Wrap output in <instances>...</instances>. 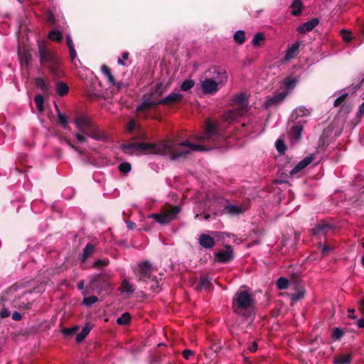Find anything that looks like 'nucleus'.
<instances>
[{
  "mask_svg": "<svg viewBox=\"0 0 364 364\" xmlns=\"http://www.w3.org/2000/svg\"><path fill=\"white\" fill-rule=\"evenodd\" d=\"M200 144L188 141L177 142L176 140L160 141L158 143L140 142L139 151L162 156H167L171 161L185 159L192 151H208L226 145L225 137L219 132L217 125L210 119L206 122L205 129L198 138Z\"/></svg>",
  "mask_w": 364,
  "mask_h": 364,
  "instance_id": "1",
  "label": "nucleus"
},
{
  "mask_svg": "<svg viewBox=\"0 0 364 364\" xmlns=\"http://www.w3.org/2000/svg\"><path fill=\"white\" fill-rule=\"evenodd\" d=\"M254 304V298L249 291L238 290L232 298L233 311L245 318L253 314Z\"/></svg>",
  "mask_w": 364,
  "mask_h": 364,
  "instance_id": "2",
  "label": "nucleus"
},
{
  "mask_svg": "<svg viewBox=\"0 0 364 364\" xmlns=\"http://www.w3.org/2000/svg\"><path fill=\"white\" fill-rule=\"evenodd\" d=\"M38 48L41 65L46 66L54 76L58 77L60 58L58 55L48 48L43 43H39Z\"/></svg>",
  "mask_w": 364,
  "mask_h": 364,
  "instance_id": "3",
  "label": "nucleus"
},
{
  "mask_svg": "<svg viewBox=\"0 0 364 364\" xmlns=\"http://www.w3.org/2000/svg\"><path fill=\"white\" fill-rule=\"evenodd\" d=\"M74 123L77 129L88 137L96 140H103L106 138L105 134L99 129L90 118L85 115H80L75 117Z\"/></svg>",
  "mask_w": 364,
  "mask_h": 364,
  "instance_id": "4",
  "label": "nucleus"
},
{
  "mask_svg": "<svg viewBox=\"0 0 364 364\" xmlns=\"http://www.w3.org/2000/svg\"><path fill=\"white\" fill-rule=\"evenodd\" d=\"M246 101L247 99L244 93L241 92L234 96L232 102L237 107L224 113L225 120L230 122L245 114L247 112V103Z\"/></svg>",
  "mask_w": 364,
  "mask_h": 364,
  "instance_id": "5",
  "label": "nucleus"
},
{
  "mask_svg": "<svg viewBox=\"0 0 364 364\" xmlns=\"http://www.w3.org/2000/svg\"><path fill=\"white\" fill-rule=\"evenodd\" d=\"M180 211L179 206L168 205L167 208L161 209V213H151L148 218L154 219L161 225H166L175 220Z\"/></svg>",
  "mask_w": 364,
  "mask_h": 364,
  "instance_id": "6",
  "label": "nucleus"
},
{
  "mask_svg": "<svg viewBox=\"0 0 364 364\" xmlns=\"http://www.w3.org/2000/svg\"><path fill=\"white\" fill-rule=\"evenodd\" d=\"M152 272V265L149 261H144L139 264L136 272L138 282L143 284L148 283V281L153 277L151 275Z\"/></svg>",
  "mask_w": 364,
  "mask_h": 364,
  "instance_id": "7",
  "label": "nucleus"
},
{
  "mask_svg": "<svg viewBox=\"0 0 364 364\" xmlns=\"http://www.w3.org/2000/svg\"><path fill=\"white\" fill-rule=\"evenodd\" d=\"M109 275L102 272L95 275L89 283V287L92 290L101 291L109 286Z\"/></svg>",
  "mask_w": 364,
  "mask_h": 364,
  "instance_id": "8",
  "label": "nucleus"
},
{
  "mask_svg": "<svg viewBox=\"0 0 364 364\" xmlns=\"http://www.w3.org/2000/svg\"><path fill=\"white\" fill-rule=\"evenodd\" d=\"M306 121L300 119L293 122L292 126L288 132V136L291 143H298L301 139V132L304 129V125L306 124Z\"/></svg>",
  "mask_w": 364,
  "mask_h": 364,
  "instance_id": "9",
  "label": "nucleus"
},
{
  "mask_svg": "<svg viewBox=\"0 0 364 364\" xmlns=\"http://www.w3.org/2000/svg\"><path fill=\"white\" fill-rule=\"evenodd\" d=\"M215 261L226 264L234 259L233 250L230 245H227L225 249L220 250L214 254Z\"/></svg>",
  "mask_w": 364,
  "mask_h": 364,
  "instance_id": "10",
  "label": "nucleus"
},
{
  "mask_svg": "<svg viewBox=\"0 0 364 364\" xmlns=\"http://www.w3.org/2000/svg\"><path fill=\"white\" fill-rule=\"evenodd\" d=\"M332 230L333 226L330 223L321 221L316 224L311 231L312 235L316 237L317 238H321L322 236L326 237Z\"/></svg>",
  "mask_w": 364,
  "mask_h": 364,
  "instance_id": "11",
  "label": "nucleus"
},
{
  "mask_svg": "<svg viewBox=\"0 0 364 364\" xmlns=\"http://www.w3.org/2000/svg\"><path fill=\"white\" fill-rule=\"evenodd\" d=\"M287 95V91H282L281 92H277L272 97H267L264 102L265 108L276 107L279 106L286 98Z\"/></svg>",
  "mask_w": 364,
  "mask_h": 364,
  "instance_id": "12",
  "label": "nucleus"
},
{
  "mask_svg": "<svg viewBox=\"0 0 364 364\" xmlns=\"http://www.w3.org/2000/svg\"><path fill=\"white\" fill-rule=\"evenodd\" d=\"M157 105H159L158 101L154 100L149 95L144 94L142 97V102L136 107V110L137 112H145Z\"/></svg>",
  "mask_w": 364,
  "mask_h": 364,
  "instance_id": "13",
  "label": "nucleus"
},
{
  "mask_svg": "<svg viewBox=\"0 0 364 364\" xmlns=\"http://www.w3.org/2000/svg\"><path fill=\"white\" fill-rule=\"evenodd\" d=\"M183 99V95L178 92H171L170 95L164 98L161 99L158 101V103L161 105L172 106Z\"/></svg>",
  "mask_w": 364,
  "mask_h": 364,
  "instance_id": "14",
  "label": "nucleus"
},
{
  "mask_svg": "<svg viewBox=\"0 0 364 364\" xmlns=\"http://www.w3.org/2000/svg\"><path fill=\"white\" fill-rule=\"evenodd\" d=\"M202 89L205 94L215 93L218 90V84L213 79H205L202 82Z\"/></svg>",
  "mask_w": 364,
  "mask_h": 364,
  "instance_id": "15",
  "label": "nucleus"
},
{
  "mask_svg": "<svg viewBox=\"0 0 364 364\" xmlns=\"http://www.w3.org/2000/svg\"><path fill=\"white\" fill-rule=\"evenodd\" d=\"M199 245L207 250H210L215 245V241L213 237L207 234H201L198 238Z\"/></svg>",
  "mask_w": 364,
  "mask_h": 364,
  "instance_id": "16",
  "label": "nucleus"
},
{
  "mask_svg": "<svg viewBox=\"0 0 364 364\" xmlns=\"http://www.w3.org/2000/svg\"><path fill=\"white\" fill-rule=\"evenodd\" d=\"M314 159V154H311L301 161H299L296 166L290 171L291 175H295L304 168H305L307 166H309Z\"/></svg>",
  "mask_w": 364,
  "mask_h": 364,
  "instance_id": "17",
  "label": "nucleus"
},
{
  "mask_svg": "<svg viewBox=\"0 0 364 364\" xmlns=\"http://www.w3.org/2000/svg\"><path fill=\"white\" fill-rule=\"evenodd\" d=\"M213 77L217 80L218 84H224L227 82L228 80V75L227 72L225 69H223L221 68L214 67L213 68Z\"/></svg>",
  "mask_w": 364,
  "mask_h": 364,
  "instance_id": "18",
  "label": "nucleus"
},
{
  "mask_svg": "<svg viewBox=\"0 0 364 364\" xmlns=\"http://www.w3.org/2000/svg\"><path fill=\"white\" fill-rule=\"evenodd\" d=\"M318 18H314L299 26L297 31L300 33H305L306 32L311 31L318 24Z\"/></svg>",
  "mask_w": 364,
  "mask_h": 364,
  "instance_id": "19",
  "label": "nucleus"
},
{
  "mask_svg": "<svg viewBox=\"0 0 364 364\" xmlns=\"http://www.w3.org/2000/svg\"><path fill=\"white\" fill-rule=\"evenodd\" d=\"M333 132V127L328 126L323 129L322 135L318 140L319 146H327L331 140V136Z\"/></svg>",
  "mask_w": 364,
  "mask_h": 364,
  "instance_id": "20",
  "label": "nucleus"
},
{
  "mask_svg": "<svg viewBox=\"0 0 364 364\" xmlns=\"http://www.w3.org/2000/svg\"><path fill=\"white\" fill-rule=\"evenodd\" d=\"M166 91V87L162 83L157 84L155 87H153L149 93H146L154 100L161 97Z\"/></svg>",
  "mask_w": 364,
  "mask_h": 364,
  "instance_id": "21",
  "label": "nucleus"
},
{
  "mask_svg": "<svg viewBox=\"0 0 364 364\" xmlns=\"http://www.w3.org/2000/svg\"><path fill=\"white\" fill-rule=\"evenodd\" d=\"M35 85L40 89L44 95H49L50 84L47 82L43 77H36L34 80Z\"/></svg>",
  "mask_w": 364,
  "mask_h": 364,
  "instance_id": "22",
  "label": "nucleus"
},
{
  "mask_svg": "<svg viewBox=\"0 0 364 364\" xmlns=\"http://www.w3.org/2000/svg\"><path fill=\"white\" fill-rule=\"evenodd\" d=\"M202 289H205L208 291H210L213 289L211 281L206 277H200L199 282L196 287L197 291H200Z\"/></svg>",
  "mask_w": 364,
  "mask_h": 364,
  "instance_id": "23",
  "label": "nucleus"
},
{
  "mask_svg": "<svg viewBox=\"0 0 364 364\" xmlns=\"http://www.w3.org/2000/svg\"><path fill=\"white\" fill-rule=\"evenodd\" d=\"M353 358L352 353L339 354L333 358L334 364H350Z\"/></svg>",
  "mask_w": 364,
  "mask_h": 364,
  "instance_id": "24",
  "label": "nucleus"
},
{
  "mask_svg": "<svg viewBox=\"0 0 364 364\" xmlns=\"http://www.w3.org/2000/svg\"><path fill=\"white\" fill-rule=\"evenodd\" d=\"M95 252V246L91 243H87L83 249L82 254L80 256V260L85 262Z\"/></svg>",
  "mask_w": 364,
  "mask_h": 364,
  "instance_id": "25",
  "label": "nucleus"
},
{
  "mask_svg": "<svg viewBox=\"0 0 364 364\" xmlns=\"http://www.w3.org/2000/svg\"><path fill=\"white\" fill-rule=\"evenodd\" d=\"M18 54L21 65H28L30 63L32 56L28 50L25 48L19 49Z\"/></svg>",
  "mask_w": 364,
  "mask_h": 364,
  "instance_id": "26",
  "label": "nucleus"
},
{
  "mask_svg": "<svg viewBox=\"0 0 364 364\" xmlns=\"http://www.w3.org/2000/svg\"><path fill=\"white\" fill-rule=\"evenodd\" d=\"M221 349H222V346H221L220 341H210L208 350L207 352L205 353V355L206 356H208V355L211 356L212 353L217 354L220 351Z\"/></svg>",
  "mask_w": 364,
  "mask_h": 364,
  "instance_id": "27",
  "label": "nucleus"
},
{
  "mask_svg": "<svg viewBox=\"0 0 364 364\" xmlns=\"http://www.w3.org/2000/svg\"><path fill=\"white\" fill-rule=\"evenodd\" d=\"M92 328V325L90 323H87L82 328V331L78 334H77V343L82 342L84 339L87 337V336L89 334Z\"/></svg>",
  "mask_w": 364,
  "mask_h": 364,
  "instance_id": "28",
  "label": "nucleus"
},
{
  "mask_svg": "<svg viewBox=\"0 0 364 364\" xmlns=\"http://www.w3.org/2000/svg\"><path fill=\"white\" fill-rule=\"evenodd\" d=\"M224 210L231 215H238L245 211V209L241 206H236L232 204H227Z\"/></svg>",
  "mask_w": 364,
  "mask_h": 364,
  "instance_id": "29",
  "label": "nucleus"
},
{
  "mask_svg": "<svg viewBox=\"0 0 364 364\" xmlns=\"http://www.w3.org/2000/svg\"><path fill=\"white\" fill-rule=\"evenodd\" d=\"M299 46H300V43L298 41L296 42L295 43L292 44L287 50L285 56H284V59L286 60H289L294 58L299 51Z\"/></svg>",
  "mask_w": 364,
  "mask_h": 364,
  "instance_id": "30",
  "label": "nucleus"
},
{
  "mask_svg": "<svg viewBox=\"0 0 364 364\" xmlns=\"http://www.w3.org/2000/svg\"><path fill=\"white\" fill-rule=\"evenodd\" d=\"M291 14L294 16H298L301 14L303 4L301 0H294L290 6Z\"/></svg>",
  "mask_w": 364,
  "mask_h": 364,
  "instance_id": "31",
  "label": "nucleus"
},
{
  "mask_svg": "<svg viewBox=\"0 0 364 364\" xmlns=\"http://www.w3.org/2000/svg\"><path fill=\"white\" fill-rule=\"evenodd\" d=\"M144 284L149 286V289L154 293H158L160 291L159 282L156 276H153L149 281L148 283Z\"/></svg>",
  "mask_w": 364,
  "mask_h": 364,
  "instance_id": "32",
  "label": "nucleus"
},
{
  "mask_svg": "<svg viewBox=\"0 0 364 364\" xmlns=\"http://www.w3.org/2000/svg\"><path fill=\"white\" fill-rule=\"evenodd\" d=\"M56 92L60 97L66 95L69 92V87L66 83L59 81L56 84Z\"/></svg>",
  "mask_w": 364,
  "mask_h": 364,
  "instance_id": "33",
  "label": "nucleus"
},
{
  "mask_svg": "<svg viewBox=\"0 0 364 364\" xmlns=\"http://www.w3.org/2000/svg\"><path fill=\"white\" fill-rule=\"evenodd\" d=\"M55 108L57 109V112H58V123L65 129H68L70 127L68 126V117L62 114L58 106L56 105L55 106Z\"/></svg>",
  "mask_w": 364,
  "mask_h": 364,
  "instance_id": "34",
  "label": "nucleus"
},
{
  "mask_svg": "<svg viewBox=\"0 0 364 364\" xmlns=\"http://www.w3.org/2000/svg\"><path fill=\"white\" fill-rule=\"evenodd\" d=\"M306 291L303 287L296 288V291L290 295L291 299L296 302L304 298Z\"/></svg>",
  "mask_w": 364,
  "mask_h": 364,
  "instance_id": "35",
  "label": "nucleus"
},
{
  "mask_svg": "<svg viewBox=\"0 0 364 364\" xmlns=\"http://www.w3.org/2000/svg\"><path fill=\"white\" fill-rule=\"evenodd\" d=\"M101 70L102 73L105 75V77L107 78L108 82L111 85H115L116 81L114 79V75L112 74L110 69L108 66L103 65L101 67Z\"/></svg>",
  "mask_w": 364,
  "mask_h": 364,
  "instance_id": "36",
  "label": "nucleus"
},
{
  "mask_svg": "<svg viewBox=\"0 0 364 364\" xmlns=\"http://www.w3.org/2000/svg\"><path fill=\"white\" fill-rule=\"evenodd\" d=\"M265 37L262 33H257L252 41V44L255 47H260L264 43Z\"/></svg>",
  "mask_w": 364,
  "mask_h": 364,
  "instance_id": "37",
  "label": "nucleus"
},
{
  "mask_svg": "<svg viewBox=\"0 0 364 364\" xmlns=\"http://www.w3.org/2000/svg\"><path fill=\"white\" fill-rule=\"evenodd\" d=\"M130 321H131V315L128 312L124 313L123 314H122L121 316H119L117 319V323L118 325H121V326L127 325V324L129 323Z\"/></svg>",
  "mask_w": 364,
  "mask_h": 364,
  "instance_id": "38",
  "label": "nucleus"
},
{
  "mask_svg": "<svg viewBox=\"0 0 364 364\" xmlns=\"http://www.w3.org/2000/svg\"><path fill=\"white\" fill-rule=\"evenodd\" d=\"M233 38L235 42L242 45L245 42V33L242 30H239L235 33Z\"/></svg>",
  "mask_w": 364,
  "mask_h": 364,
  "instance_id": "39",
  "label": "nucleus"
},
{
  "mask_svg": "<svg viewBox=\"0 0 364 364\" xmlns=\"http://www.w3.org/2000/svg\"><path fill=\"white\" fill-rule=\"evenodd\" d=\"M34 102L36 106V109L38 112H42L44 109V99L41 95H37L34 97Z\"/></svg>",
  "mask_w": 364,
  "mask_h": 364,
  "instance_id": "40",
  "label": "nucleus"
},
{
  "mask_svg": "<svg viewBox=\"0 0 364 364\" xmlns=\"http://www.w3.org/2000/svg\"><path fill=\"white\" fill-rule=\"evenodd\" d=\"M48 38L55 42H60L63 39V34L60 31L53 30L49 32Z\"/></svg>",
  "mask_w": 364,
  "mask_h": 364,
  "instance_id": "41",
  "label": "nucleus"
},
{
  "mask_svg": "<svg viewBox=\"0 0 364 364\" xmlns=\"http://www.w3.org/2000/svg\"><path fill=\"white\" fill-rule=\"evenodd\" d=\"M120 289L122 292H127L132 294L134 291V289L132 285L126 279L123 280L121 284Z\"/></svg>",
  "mask_w": 364,
  "mask_h": 364,
  "instance_id": "42",
  "label": "nucleus"
},
{
  "mask_svg": "<svg viewBox=\"0 0 364 364\" xmlns=\"http://www.w3.org/2000/svg\"><path fill=\"white\" fill-rule=\"evenodd\" d=\"M140 142H132V143H127L124 144L122 146V149L124 151V152L128 153L127 150H134V151H139V146Z\"/></svg>",
  "mask_w": 364,
  "mask_h": 364,
  "instance_id": "43",
  "label": "nucleus"
},
{
  "mask_svg": "<svg viewBox=\"0 0 364 364\" xmlns=\"http://www.w3.org/2000/svg\"><path fill=\"white\" fill-rule=\"evenodd\" d=\"M79 330L78 326H75L72 328H64L62 329L61 332L65 337H70L75 334Z\"/></svg>",
  "mask_w": 364,
  "mask_h": 364,
  "instance_id": "44",
  "label": "nucleus"
},
{
  "mask_svg": "<svg viewBox=\"0 0 364 364\" xmlns=\"http://www.w3.org/2000/svg\"><path fill=\"white\" fill-rule=\"evenodd\" d=\"M195 85V82L193 80L188 79L184 80L181 85V90L183 91H188L192 87H193Z\"/></svg>",
  "mask_w": 364,
  "mask_h": 364,
  "instance_id": "45",
  "label": "nucleus"
},
{
  "mask_svg": "<svg viewBox=\"0 0 364 364\" xmlns=\"http://www.w3.org/2000/svg\"><path fill=\"white\" fill-rule=\"evenodd\" d=\"M297 80L291 77H287L284 80V84L287 89H293L296 85Z\"/></svg>",
  "mask_w": 364,
  "mask_h": 364,
  "instance_id": "46",
  "label": "nucleus"
},
{
  "mask_svg": "<svg viewBox=\"0 0 364 364\" xmlns=\"http://www.w3.org/2000/svg\"><path fill=\"white\" fill-rule=\"evenodd\" d=\"M289 282L285 277H280L277 282V286L279 289H286L289 286Z\"/></svg>",
  "mask_w": 364,
  "mask_h": 364,
  "instance_id": "47",
  "label": "nucleus"
},
{
  "mask_svg": "<svg viewBox=\"0 0 364 364\" xmlns=\"http://www.w3.org/2000/svg\"><path fill=\"white\" fill-rule=\"evenodd\" d=\"M132 165L129 162H122L119 165V170L123 173H128L131 171Z\"/></svg>",
  "mask_w": 364,
  "mask_h": 364,
  "instance_id": "48",
  "label": "nucleus"
},
{
  "mask_svg": "<svg viewBox=\"0 0 364 364\" xmlns=\"http://www.w3.org/2000/svg\"><path fill=\"white\" fill-rule=\"evenodd\" d=\"M306 109L302 108L296 109L295 112L291 115V120H296L299 117L305 116L306 114Z\"/></svg>",
  "mask_w": 364,
  "mask_h": 364,
  "instance_id": "49",
  "label": "nucleus"
},
{
  "mask_svg": "<svg viewBox=\"0 0 364 364\" xmlns=\"http://www.w3.org/2000/svg\"><path fill=\"white\" fill-rule=\"evenodd\" d=\"M343 334H344V333L342 329H341L339 328H336L332 332L331 337H332L333 340L338 341L342 338Z\"/></svg>",
  "mask_w": 364,
  "mask_h": 364,
  "instance_id": "50",
  "label": "nucleus"
},
{
  "mask_svg": "<svg viewBox=\"0 0 364 364\" xmlns=\"http://www.w3.org/2000/svg\"><path fill=\"white\" fill-rule=\"evenodd\" d=\"M97 301H98V298L97 296H90L85 297L83 299L82 303L85 306H90L93 304L97 302Z\"/></svg>",
  "mask_w": 364,
  "mask_h": 364,
  "instance_id": "51",
  "label": "nucleus"
},
{
  "mask_svg": "<svg viewBox=\"0 0 364 364\" xmlns=\"http://www.w3.org/2000/svg\"><path fill=\"white\" fill-rule=\"evenodd\" d=\"M276 149L278 153L283 154L286 150V145L283 140L277 139L276 141Z\"/></svg>",
  "mask_w": 364,
  "mask_h": 364,
  "instance_id": "52",
  "label": "nucleus"
},
{
  "mask_svg": "<svg viewBox=\"0 0 364 364\" xmlns=\"http://www.w3.org/2000/svg\"><path fill=\"white\" fill-rule=\"evenodd\" d=\"M108 263H109L108 260L97 259L93 263L92 267L95 268H100V267L107 265Z\"/></svg>",
  "mask_w": 364,
  "mask_h": 364,
  "instance_id": "53",
  "label": "nucleus"
},
{
  "mask_svg": "<svg viewBox=\"0 0 364 364\" xmlns=\"http://www.w3.org/2000/svg\"><path fill=\"white\" fill-rule=\"evenodd\" d=\"M347 96L348 94L345 93L337 97L333 102V106L338 107L339 105H341L345 101Z\"/></svg>",
  "mask_w": 364,
  "mask_h": 364,
  "instance_id": "54",
  "label": "nucleus"
},
{
  "mask_svg": "<svg viewBox=\"0 0 364 364\" xmlns=\"http://www.w3.org/2000/svg\"><path fill=\"white\" fill-rule=\"evenodd\" d=\"M136 139H139V140H148L149 139V137H148V135L147 134L144 132V131H141V130H139L136 133Z\"/></svg>",
  "mask_w": 364,
  "mask_h": 364,
  "instance_id": "55",
  "label": "nucleus"
},
{
  "mask_svg": "<svg viewBox=\"0 0 364 364\" xmlns=\"http://www.w3.org/2000/svg\"><path fill=\"white\" fill-rule=\"evenodd\" d=\"M75 138L80 141V142H82V143H84V142H86L87 141V137H88L86 134H83V133H81L80 132H77L75 134Z\"/></svg>",
  "mask_w": 364,
  "mask_h": 364,
  "instance_id": "56",
  "label": "nucleus"
},
{
  "mask_svg": "<svg viewBox=\"0 0 364 364\" xmlns=\"http://www.w3.org/2000/svg\"><path fill=\"white\" fill-rule=\"evenodd\" d=\"M46 19H47V21L50 25H54L55 23V17L54 14L53 13H51V12H49L48 14Z\"/></svg>",
  "mask_w": 364,
  "mask_h": 364,
  "instance_id": "57",
  "label": "nucleus"
},
{
  "mask_svg": "<svg viewBox=\"0 0 364 364\" xmlns=\"http://www.w3.org/2000/svg\"><path fill=\"white\" fill-rule=\"evenodd\" d=\"M10 315V311H9L8 309L6 308H3L1 311H0V318H7L9 317Z\"/></svg>",
  "mask_w": 364,
  "mask_h": 364,
  "instance_id": "58",
  "label": "nucleus"
},
{
  "mask_svg": "<svg viewBox=\"0 0 364 364\" xmlns=\"http://www.w3.org/2000/svg\"><path fill=\"white\" fill-rule=\"evenodd\" d=\"M192 355H193V352L189 349H186L182 352V355L186 360H188Z\"/></svg>",
  "mask_w": 364,
  "mask_h": 364,
  "instance_id": "59",
  "label": "nucleus"
},
{
  "mask_svg": "<svg viewBox=\"0 0 364 364\" xmlns=\"http://www.w3.org/2000/svg\"><path fill=\"white\" fill-rule=\"evenodd\" d=\"M331 247L327 244H325L321 250L323 256L327 255L329 253Z\"/></svg>",
  "mask_w": 364,
  "mask_h": 364,
  "instance_id": "60",
  "label": "nucleus"
},
{
  "mask_svg": "<svg viewBox=\"0 0 364 364\" xmlns=\"http://www.w3.org/2000/svg\"><path fill=\"white\" fill-rule=\"evenodd\" d=\"M343 38L346 42H347V43L350 42L351 41L350 33L347 31H343Z\"/></svg>",
  "mask_w": 364,
  "mask_h": 364,
  "instance_id": "61",
  "label": "nucleus"
},
{
  "mask_svg": "<svg viewBox=\"0 0 364 364\" xmlns=\"http://www.w3.org/2000/svg\"><path fill=\"white\" fill-rule=\"evenodd\" d=\"M136 127V123L134 120H132L128 124L127 131L129 133H132L134 132Z\"/></svg>",
  "mask_w": 364,
  "mask_h": 364,
  "instance_id": "62",
  "label": "nucleus"
},
{
  "mask_svg": "<svg viewBox=\"0 0 364 364\" xmlns=\"http://www.w3.org/2000/svg\"><path fill=\"white\" fill-rule=\"evenodd\" d=\"M69 51H70L71 61H72V63H74V61H75V60L76 59V57H77V53H76L75 47L70 48Z\"/></svg>",
  "mask_w": 364,
  "mask_h": 364,
  "instance_id": "63",
  "label": "nucleus"
},
{
  "mask_svg": "<svg viewBox=\"0 0 364 364\" xmlns=\"http://www.w3.org/2000/svg\"><path fill=\"white\" fill-rule=\"evenodd\" d=\"M364 114V102L359 106L356 114L357 117H360Z\"/></svg>",
  "mask_w": 364,
  "mask_h": 364,
  "instance_id": "64",
  "label": "nucleus"
}]
</instances>
